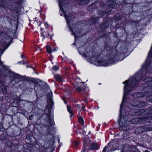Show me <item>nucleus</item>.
<instances>
[{
  "mask_svg": "<svg viewBox=\"0 0 152 152\" xmlns=\"http://www.w3.org/2000/svg\"><path fill=\"white\" fill-rule=\"evenodd\" d=\"M140 75L138 73H136L133 77H131L128 80L123 82V83L126 84L124 88V93L122 101L120 106V118L119 121V125L124 127L127 126L129 124L128 119L127 117H121L122 112V107L124 102V100L126 98V95L129 91L133 90V88L135 87L137 83L139 82V80H141L143 79V76L142 75L140 77Z\"/></svg>",
  "mask_w": 152,
  "mask_h": 152,
  "instance_id": "obj_1",
  "label": "nucleus"
},
{
  "mask_svg": "<svg viewBox=\"0 0 152 152\" xmlns=\"http://www.w3.org/2000/svg\"><path fill=\"white\" fill-rule=\"evenodd\" d=\"M144 81L145 83H142L141 86L143 87V90L144 93L137 92L134 93L132 96L134 98H139L143 97L146 95L147 93L152 91V77H145L144 79Z\"/></svg>",
  "mask_w": 152,
  "mask_h": 152,
  "instance_id": "obj_2",
  "label": "nucleus"
},
{
  "mask_svg": "<svg viewBox=\"0 0 152 152\" xmlns=\"http://www.w3.org/2000/svg\"><path fill=\"white\" fill-rule=\"evenodd\" d=\"M45 114H46V116L48 120L45 121V124L46 127H48V128H46L48 132L46 133L45 134H44L45 132H43L42 134H43V135L45 134L48 135L50 134H53V128L52 127V126L54 124V123L53 120L51 118L50 115L46 113H45Z\"/></svg>",
  "mask_w": 152,
  "mask_h": 152,
  "instance_id": "obj_3",
  "label": "nucleus"
},
{
  "mask_svg": "<svg viewBox=\"0 0 152 152\" xmlns=\"http://www.w3.org/2000/svg\"><path fill=\"white\" fill-rule=\"evenodd\" d=\"M58 0L59 1V5L60 6V10H61V11H62V12L64 13L65 18L67 20V22L68 25L69 26V27L70 28L71 31L72 32V35H74L76 39V35L72 29L71 28L70 26V21L71 20V19L74 18V16L70 14L69 15H67L65 13V12L63 10V8H62V2H61L60 1V0Z\"/></svg>",
  "mask_w": 152,
  "mask_h": 152,
  "instance_id": "obj_4",
  "label": "nucleus"
},
{
  "mask_svg": "<svg viewBox=\"0 0 152 152\" xmlns=\"http://www.w3.org/2000/svg\"><path fill=\"white\" fill-rule=\"evenodd\" d=\"M111 12L110 10H109L107 11L106 10H99L98 14L97 17H93L89 20V22L91 24H94L96 23L99 20V18L103 16L105 14H110Z\"/></svg>",
  "mask_w": 152,
  "mask_h": 152,
  "instance_id": "obj_5",
  "label": "nucleus"
},
{
  "mask_svg": "<svg viewBox=\"0 0 152 152\" xmlns=\"http://www.w3.org/2000/svg\"><path fill=\"white\" fill-rule=\"evenodd\" d=\"M113 59L114 57L113 58L110 59L107 61L103 60L99 61L90 60L88 61L91 63L97 66H107L109 65L110 64L113 63Z\"/></svg>",
  "mask_w": 152,
  "mask_h": 152,
  "instance_id": "obj_6",
  "label": "nucleus"
},
{
  "mask_svg": "<svg viewBox=\"0 0 152 152\" xmlns=\"http://www.w3.org/2000/svg\"><path fill=\"white\" fill-rule=\"evenodd\" d=\"M2 68L0 70V73L2 75L3 74L6 76L11 75V76L14 79L22 77V76L20 75L10 72L9 70L6 69L3 66H2Z\"/></svg>",
  "mask_w": 152,
  "mask_h": 152,
  "instance_id": "obj_7",
  "label": "nucleus"
},
{
  "mask_svg": "<svg viewBox=\"0 0 152 152\" xmlns=\"http://www.w3.org/2000/svg\"><path fill=\"white\" fill-rule=\"evenodd\" d=\"M101 6H103L102 8L107 9V7L108 8H111L112 9L115 8L117 6V3L116 1L114 0H108L106 4L104 5L103 3H101Z\"/></svg>",
  "mask_w": 152,
  "mask_h": 152,
  "instance_id": "obj_8",
  "label": "nucleus"
},
{
  "mask_svg": "<svg viewBox=\"0 0 152 152\" xmlns=\"http://www.w3.org/2000/svg\"><path fill=\"white\" fill-rule=\"evenodd\" d=\"M48 103L49 105H50V106H53V102L52 101V92L51 91L50 92L48 93L47 95Z\"/></svg>",
  "mask_w": 152,
  "mask_h": 152,
  "instance_id": "obj_9",
  "label": "nucleus"
},
{
  "mask_svg": "<svg viewBox=\"0 0 152 152\" xmlns=\"http://www.w3.org/2000/svg\"><path fill=\"white\" fill-rule=\"evenodd\" d=\"M145 111L141 109L136 110L135 111V115L136 116L141 115H142L145 114Z\"/></svg>",
  "mask_w": 152,
  "mask_h": 152,
  "instance_id": "obj_10",
  "label": "nucleus"
},
{
  "mask_svg": "<svg viewBox=\"0 0 152 152\" xmlns=\"http://www.w3.org/2000/svg\"><path fill=\"white\" fill-rule=\"evenodd\" d=\"M86 136H87V137L86 138H85L84 139V144H83V150L82 151V152H85L86 150L87 149V148H86V146H87V140L88 137H87L88 134H85Z\"/></svg>",
  "mask_w": 152,
  "mask_h": 152,
  "instance_id": "obj_11",
  "label": "nucleus"
},
{
  "mask_svg": "<svg viewBox=\"0 0 152 152\" xmlns=\"http://www.w3.org/2000/svg\"><path fill=\"white\" fill-rule=\"evenodd\" d=\"M131 104L133 106L136 107H139V100H133L130 102Z\"/></svg>",
  "mask_w": 152,
  "mask_h": 152,
  "instance_id": "obj_12",
  "label": "nucleus"
},
{
  "mask_svg": "<svg viewBox=\"0 0 152 152\" xmlns=\"http://www.w3.org/2000/svg\"><path fill=\"white\" fill-rule=\"evenodd\" d=\"M90 148L92 150H96L99 148V146L97 143H94L91 145Z\"/></svg>",
  "mask_w": 152,
  "mask_h": 152,
  "instance_id": "obj_13",
  "label": "nucleus"
},
{
  "mask_svg": "<svg viewBox=\"0 0 152 152\" xmlns=\"http://www.w3.org/2000/svg\"><path fill=\"white\" fill-rule=\"evenodd\" d=\"M142 120L143 121H146V122L152 123V116L149 118H147L146 116H145L142 119Z\"/></svg>",
  "mask_w": 152,
  "mask_h": 152,
  "instance_id": "obj_14",
  "label": "nucleus"
},
{
  "mask_svg": "<svg viewBox=\"0 0 152 152\" xmlns=\"http://www.w3.org/2000/svg\"><path fill=\"white\" fill-rule=\"evenodd\" d=\"M148 105L147 103L142 101L139 100V107H145Z\"/></svg>",
  "mask_w": 152,
  "mask_h": 152,
  "instance_id": "obj_15",
  "label": "nucleus"
},
{
  "mask_svg": "<svg viewBox=\"0 0 152 152\" xmlns=\"http://www.w3.org/2000/svg\"><path fill=\"white\" fill-rule=\"evenodd\" d=\"M108 26V24L106 22H104L102 23L100 26L101 29L103 30L106 29Z\"/></svg>",
  "mask_w": 152,
  "mask_h": 152,
  "instance_id": "obj_16",
  "label": "nucleus"
},
{
  "mask_svg": "<svg viewBox=\"0 0 152 152\" xmlns=\"http://www.w3.org/2000/svg\"><path fill=\"white\" fill-rule=\"evenodd\" d=\"M54 77L56 80L59 82H61L62 81L61 77L59 75L56 74L54 75Z\"/></svg>",
  "mask_w": 152,
  "mask_h": 152,
  "instance_id": "obj_17",
  "label": "nucleus"
},
{
  "mask_svg": "<svg viewBox=\"0 0 152 152\" xmlns=\"http://www.w3.org/2000/svg\"><path fill=\"white\" fill-rule=\"evenodd\" d=\"M142 127L143 129H142L143 132L152 130L148 126H142Z\"/></svg>",
  "mask_w": 152,
  "mask_h": 152,
  "instance_id": "obj_18",
  "label": "nucleus"
},
{
  "mask_svg": "<svg viewBox=\"0 0 152 152\" xmlns=\"http://www.w3.org/2000/svg\"><path fill=\"white\" fill-rule=\"evenodd\" d=\"M136 146H133L131 148H129V150H128L127 152H134V150H136ZM122 152H124V150H122Z\"/></svg>",
  "mask_w": 152,
  "mask_h": 152,
  "instance_id": "obj_19",
  "label": "nucleus"
},
{
  "mask_svg": "<svg viewBox=\"0 0 152 152\" xmlns=\"http://www.w3.org/2000/svg\"><path fill=\"white\" fill-rule=\"evenodd\" d=\"M142 129H143L142 127H140L136 129L135 130V131L136 132H137L138 133L141 134L142 132H143Z\"/></svg>",
  "mask_w": 152,
  "mask_h": 152,
  "instance_id": "obj_20",
  "label": "nucleus"
},
{
  "mask_svg": "<svg viewBox=\"0 0 152 152\" xmlns=\"http://www.w3.org/2000/svg\"><path fill=\"white\" fill-rule=\"evenodd\" d=\"M83 56L85 57H90L91 58H96L97 57V56L96 55H93V56H90V54H89V55H87L85 54H84Z\"/></svg>",
  "mask_w": 152,
  "mask_h": 152,
  "instance_id": "obj_21",
  "label": "nucleus"
},
{
  "mask_svg": "<svg viewBox=\"0 0 152 152\" xmlns=\"http://www.w3.org/2000/svg\"><path fill=\"white\" fill-rule=\"evenodd\" d=\"M78 121L79 123L82 124H84V121L82 117H80L78 118Z\"/></svg>",
  "mask_w": 152,
  "mask_h": 152,
  "instance_id": "obj_22",
  "label": "nucleus"
},
{
  "mask_svg": "<svg viewBox=\"0 0 152 152\" xmlns=\"http://www.w3.org/2000/svg\"><path fill=\"white\" fill-rule=\"evenodd\" d=\"M138 122V119H133L131 120V122L132 124L137 123Z\"/></svg>",
  "mask_w": 152,
  "mask_h": 152,
  "instance_id": "obj_23",
  "label": "nucleus"
},
{
  "mask_svg": "<svg viewBox=\"0 0 152 152\" xmlns=\"http://www.w3.org/2000/svg\"><path fill=\"white\" fill-rule=\"evenodd\" d=\"M111 144V143H109L108 144V145L107 146H105L103 149V152H106L107 149V148H109V146L110 144Z\"/></svg>",
  "mask_w": 152,
  "mask_h": 152,
  "instance_id": "obj_24",
  "label": "nucleus"
},
{
  "mask_svg": "<svg viewBox=\"0 0 152 152\" xmlns=\"http://www.w3.org/2000/svg\"><path fill=\"white\" fill-rule=\"evenodd\" d=\"M75 89L78 92H80L82 90V88L80 86H77L75 87Z\"/></svg>",
  "mask_w": 152,
  "mask_h": 152,
  "instance_id": "obj_25",
  "label": "nucleus"
},
{
  "mask_svg": "<svg viewBox=\"0 0 152 152\" xmlns=\"http://www.w3.org/2000/svg\"><path fill=\"white\" fill-rule=\"evenodd\" d=\"M46 49L47 51L49 53H50L51 52L52 50L50 47V46H48L47 47Z\"/></svg>",
  "mask_w": 152,
  "mask_h": 152,
  "instance_id": "obj_26",
  "label": "nucleus"
},
{
  "mask_svg": "<svg viewBox=\"0 0 152 152\" xmlns=\"http://www.w3.org/2000/svg\"><path fill=\"white\" fill-rule=\"evenodd\" d=\"M147 99L152 102V94L147 97Z\"/></svg>",
  "mask_w": 152,
  "mask_h": 152,
  "instance_id": "obj_27",
  "label": "nucleus"
},
{
  "mask_svg": "<svg viewBox=\"0 0 152 152\" xmlns=\"http://www.w3.org/2000/svg\"><path fill=\"white\" fill-rule=\"evenodd\" d=\"M26 137L27 139L29 140H30L31 139L32 136L31 134H29L26 135Z\"/></svg>",
  "mask_w": 152,
  "mask_h": 152,
  "instance_id": "obj_28",
  "label": "nucleus"
},
{
  "mask_svg": "<svg viewBox=\"0 0 152 152\" xmlns=\"http://www.w3.org/2000/svg\"><path fill=\"white\" fill-rule=\"evenodd\" d=\"M67 110L71 114H72L73 115V114L72 113V111L71 110L70 107L69 106L67 105Z\"/></svg>",
  "mask_w": 152,
  "mask_h": 152,
  "instance_id": "obj_29",
  "label": "nucleus"
},
{
  "mask_svg": "<svg viewBox=\"0 0 152 152\" xmlns=\"http://www.w3.org/2000/svg\"><path fill=\"white\" fill-rule=\"evenodd\" d=\"M52 69L55 71H57L59 69L58 67L56 66H53Z\"/></svg>",
  "mask_w": 152,
  "mask_h": 152,
  "instance_id": "obj_30",
  "label": "nucleus"
},
{
  "mask_svg": "<svg viewBox=\"0 0 152 152\" xmlns=\"http://www.w3.org/2000/svg\"><path fill=\"white\" fill-rule=\"evenodd\" d=\"M93 8L92 5H90L87 7V10L89 11L92 10Z\"/></svg>",
  "mask_w": 152,
  "mask_h": 152,
  "instance_id": "obj_31",
  "label": "nucleus"
},
{
  "mask_svg": "<svg viewBox=\"0 0 152 152\" xmlns=\"http://www.w3.org/2000/svg\"><path fill=\"white\" fill-rule=\"evenodd\" d=\"M148 113L149 114L152 113V106L148 108Z\"/></svg>",
  "mask_w": 152,
  "mask_h": 152,
  "instance_id": "obj_32",
  "label": "nucleus"
},
{
  "mask_svg": "<svg viewBox=\"0 0 152 152\" xmlns=\"http://www.w3.org/2000/svg\"><path fill=\"white\" fill-rule=\"evenodd\" d=\"M37 87H39V88H40V89L42 88V86L38 84L36 86H35L34 87V89L35 90H36V88H37Z\"/></svg>",
  "mask_w": 152,
  "mask_h": 152,
  "instance_id": "obj_33",
  "label": "nucleus"
},
{
  "mask_svg": "<svg viewBox=\"0 0 152 152\" xmlns=\"http://www.w3.org/2000/svg\"><path fill=\"white\" fill-rule=\"evenodd\" d=\"M75 145L77 146L79 144V142L77 141H75L74 142Z\"/></svg>",
  "mask_w": 152,
  "mask_h": 152,
  "instance_id": "obj_34",
  "label": "nucleus"
},
{
  "mask_svg": "<svg viewBox=\"0 0 152 152\" xmlns=\"http://www.w3.org/2000/svg\"><path fill=\"white\" fill-rule=\"evenodd\" d=\"M134 152H140L139 150L137 149L136 147V150H134Z\"/></svg>",
  "mask_w": 152,
  "mask_h": 152,
  "instance_id": "obj_35",
  "label": "nucleus"
},
{
  "mask_svg": "<svg viewBox=\"0 0 152 152\" xmlns=\"http://www.w3.org/2000/svg\"><path fill=\"white\" fill-rule=\"evenodd\" d=\"M42 28H41V34H42V36L43 37H44L45 36L44 35V34H43V32H42Z\"/></svg>",
  "mask_w": 152,
  "mask_h": 152,
  "instance_id": "obj_36",
  "label": "nucleus"
},
{
  "mask_svg": "<svg viewBox=\"0 0 152 152\" xmlns=\"http://www.w3.org/2000/svg\"><path fill=\"white\" fill-rule=\"evenodd\" d=\"M51 112V110L50 109H48V113L49 114L50 113V112Z\"/></svg>",
  "mask_w": 152,
  "mask_h": 152,
  "instance_id": "obj_37",
  "label": "nucleus"
},
{
  "mask_svg": "<svg viewBox=\"0 0 152 152\" xmlns=\"http://www.w3.org/2000/svg\"><path fill=\"white\" fill-rule=\"evenodd\" d=\"M29 145H30V144H29V143H27V144L26 146H27L28 147H30L29 146Z\"/></svg>",
  "mask_w": 152,
  "mask_h": 152,
  "instance_id": "obj_38",
  "label": "nucleus"
},
{
  "mask_svg": "<svg viewBox=\"0 0 152 152\" xmlns=\"http://www.w3.org/2000/svg\"><path fill=\"white\" fill-rule=\"evenodd\" d=\"M85 133H86V132H85V131H83V135H85Z\"/></svg>",
  "mask_w": 152,
  "mask_h": 152,
  "instance_id": "obj_39",
  "label": "nucleus"
},
{
  "mask_svg": "<svg viewBox=\"0 0 152 152\" xmlns=\"http://www.w3.org/2000/svg\"><path fill=\"white\" fill-rule=\"evenodd\" d=\"M85 107L84 106H83L82 107V109L83 110L85 108Z\"/></svg>",
  "mask_w": 152,
  "mask_h": 152,
  "instance_id": "obj_40",
  "label": "nucleus"
},
{
  "mask_svg": "<svg viewBox=\"0 0 152 152\" xmlns=\"http://www.w3.org/2000/svg\"><path fill=\"white\" fill-rule=\"evenodd\" d=\"M34 78H32V79L31 80V81H34Z\"/></svg>",
  "mask_w": 152,
  "mask_h": 152,
  "instance_id": "obj_41",
  "label": "nucleus"
},
{
  "mask_svg": "<svg viewBox=\"0 0 152 152\" xmlns=\"http://www.w3.org/2000/svg\"><path fill=\"white\" fill-rule=\"evenodd\" d=\"M56 50V48H55V49H53V51H55Z\"/></svg>",
  "mask_w": 152,
  "mask_h": 152,
  "instance_id": "obj_42",
  "label": "nucleus"
},
{
  "mask_svg": "<svg viewBox=\"0 0 152 152\" xmlns=\"http://www.w3.org/2000/svg\"><path fill=\"white\" fill-rule=\"evenodd\" d=\"M74 18H72V19H73ZM72 19H71V20L70 21V22H71L72 20V21H73V20H72Z\"/></svg>",
  "mask_w": 152,
  "mask_h": 152,
  "instance_id": "obj_43",
  "label": "nucleus"
},
{
  "mask_svg": "<svg viewBox=\"0 0 152 152\" xmlns=\"http://www.w3.org/2000/svg\"><path fill=\"white\" fill-rule=\"evenodd\" d=\"M1 60H0V65L1 64Z\"/></svg>",
  "mask_w": 152,
  "mask_h": 152,
  "instance_id": "obj_44",
  "label": "nucleus"
},
{
  "mask_svg": "<svg viewBox=\"0 0 152 152\" xmlns=\"http://www.w3.org/2000/svg\"><path fill=\"white\" fill-rule=\"evenodd\" d=\"M23 55H21V57H22V58H23Z\"/></svg>",
  "mask_w": 152,
  "mask_h": 152,
  "instance_id": "obj_45",
  "label": "nucleus"
},
{
  "mask_svg": "<svg viewBox=\"0 0 152 152\" xmlns=\"http://www.w3.org/2000/svg\"><path fill=\"white\" fill-rule=\"evenodd\" d=\"M90 132H89V133H88V134H89V133H90Z\"/></svg>",
  "mask_w": 152,
  "mask_h": 152,
  "instance_id": "obj_46",
  "label": "nucleus"
},
{
  "mask_svg": "<svg viewBox=\"0 0 152 152\" xmlns=\"http://www.w3.org/2000/svg\"><path fill=\"white\" fill-rule=\"evenodd\" d=\"M25 64V62H24V63H23V64Z\"/></svg>",
  "mask_w": 152,
  "mask_h": 152,
  "instance_id": "obj_47",
  "label": "nucleus"
},
{
  "mask_svg": "<svg viewBox=\"0 0 152 152\" xmlns=\"http://www.w3.org/2000/svg\"><path fill=\"white\" fill-rule=\"evenodd\" d=\"M27 67H29V66H27Z\"/></svg>",
  "mask_w": 152,
  "mask_h": 152,
  "instance_id": "obj_48",
  "label": "nucleus"
},
{
  "mask_svg": "<svg viewBox=\"0 0 152 152\" xmlns=\"http://www.w3.org/2000/svg\"><path fill=\"white\" fill-rule=\"evenodd\" d=\"M1 110H0V113H1Z\"/></svg>",
  "mask_w": 152,
  "mask_h": 152,
  "instance_id": "obj_49",
  "label": "nucleus"
},
{
  "mask_svg": "<svg viewBox=\"0 0 152 152\" xmlns=\"http://www.w3.org/2000/svg\"><path fill=\"white\" fill-rule=\"evenodd\" d=\"M74 45H75V43H73Z\"/></svg>",
  "mask_w": 152,
  "mask_h": 152,
  "instance_id": "obj_50",
  "label": "nucleus"
},
{
  "mask_svg": "<svg viewBox=\"0 0 152 152\" xmlns=\"http://www.w3.org/2000/svg\"><path fill=\"white\" fill-rule=\"evenodd\" d=\"M20 62H18V63H20Z\"/></svg>",
  "mask_w": 152,
  "mask_h": 152,
  "instance_id": "obj_51",
  "label": "nucleus"
},
{
  "mask_svg": "<svg viewBox=\"0 0 152 152\" xmlns=\"http://www.w3.org/2000/svg\"><path fill=\"white\" fill-rule=\"evenodd\" d=\"M151 125H152V124H151Z\"/></svg>",
  "mask_w": 152,
  "mask_h": 152,
  "instance_id": "obj_52",
  "label": "nucleus"
}]
</instances>
